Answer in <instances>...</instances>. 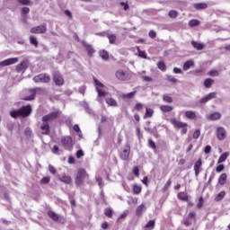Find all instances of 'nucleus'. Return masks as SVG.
Instances as JSON below:
<instances>
[{"label": "nucleus", "instance_id": "f257e3e1", "mask_svg": "<svg viewBox=\"0 0 230 230\" xmlns=\"http://www.w3.org/2000/svg\"><path fill=\"white\" fill-rule=\"evenodd\" d=\"M58 116H60V111H53L42 117V125L40 126V130H42V136H49V122L55 121V119H57Z\"/></svg>", "mask_w": 230, "mask_h": 230}, {"label": "nucleus", "instance_id": "f03ea898", "mask_svg": "<svg viewBox=\"0 0 230 230\" xmlns=\"http://www.w3.org/2000/svg\"><path fill=\"white\" fill-rule=\"evenodd\" d=\"M86 181H89V173L84 168H80L77 170V173L75 176V185L82 186Z\"/></svg>", "mask_w": 230, "mask_h": 230}, {"label": "nucleus", "instance_id": "7ed1b4c3", "mask_svg": "<svg viewBox=\"0 0 230 230\" xmlns=\"http://www.w3.org/2000/svg\"><path fill=\"white\" fill-rule=\"evenodd\" d=\"M171 123L176 128L177 130H181V135L184 136L185 134H188V123L179 121L177 119H171Z\"/></svg>", "mask_w": 230, "mask_h": 230}, {"label": "nucleus", "instance_id": "20e7f679", "mask_svg": "<svg viewBox=\"0 0 230 230\" xmlns=\"http://www.w3.org/2000/svg\"><path fill=\"white\" fill-rule=\"evenodd\" d=\"M32 80L35 84H49L51 82V75L47 73H41L35 75Z\"/></svg>", "mask_w": 230, "mask_h": 230}, {"label": "nucleus", "instance_id": "39448f33", "mask_svg": "<svg viewBox=\"0 0 230 230\" xmlns=\"http://www.w3.org/2000/svg\"><path fill=\"white\" fill-rule=\"evenodd\" d=\"M115 76L117 80H119L120 82H127L132 78L130 76V74L123 69H119L115 73Z\"/></svg>", "mask_w": 230, "mask_h": 230}, {"label": "nucleus", "instance_id": "423d86ee", "mask_svg": "<svg viewBox=\"0 0 230 230\" xmlns=\"http://www.w3.org/2000/svg\"><path fill=\"white\" fill-rule=\"evenodd\" d=\"M52 80L56 85L58 87H62L64 85V76H62V74H60V71H54L52 73Z\"/></svg>", "mask_w": 230, "mask_h": 230}, {"label": "nucleus", "instance_id": "0eeeda50", "mask_svg": "<svg viewBox=\"0 0 230 230\" xmlns=\"http://www.w3.org/2000/svg\"><path fill=\"white\" fill-rule=\"evenodd\" d=\"M61 144L63 145L65 150H73V146L75 145L71 136L63 137L61 138Z\"/></svg>", "mask_w": 230, "mask_h": 230}, {"label": "nucleus", "instance_id": "6e6552de", "mask_svg": "<svg viewBox=\"0 0 230 230\" xmlns=\"http://www.w3.org/2000/svg\"><path fill=\"white\" fill-rule=\"evenodd\" d=\"M30 31L32 34H38V35L44 34V33H46V31H48V25L46 23H43L41 25L32 27L30 30Z\"/></svg>", "mask_w": 230, "mask_h": 230}, {"label": "nucleus", "instance_id": "1a4fd4ad", "mask_svg": "<svg viewBox=\"0 0 230 230\" xmlns=\"http://www.w3.org/2000/svg\"><path fill=\"white\" fill-rule=\"evenodd\" d=\"M42 93V88L40 87H36V88H32L31 90H29V96H25L23 98V100H25L26 102H31V100H35V95L37 93Z\"/></svg>", "mask_w": 230, "mask_h": 230}, {"label": "nucleus", "instance_id": "9d476101", "mask_svg": "<svg viewBox=\"0 0 230 230\" xmlns=\"http://www.w3.org/2000/svg\"><path fill=\"white\" fill-rule=\"evenodd\" d=\"M82 46L84 49V50L86 51L88 57H93L94 55V53H96V50H94V48L93 47V45L85 42V41H82Z\"/></svg>", "mask_w": 230, "mask_h": 230}, {"label": "nucleus", "instance_id": "9b49d317", "mask_svg": "<svg viewBox=\"0 0 230 230\" xmlns=\"http://www.w3.org/2000/svg\"><path fill=\"white\" fill-rule=\"evenodd\" d=\"M217 137L219 141H224L227 137V131L222 127H218L216 130Z\"/></svg>", "mask_w": 230, "mask_h": 230}, {"label": "nucleus", "instance_id": "f8f14e48", "mask_svg": "<svg viewBox=\"0 0 230 230\" xmlns=\"http://www.w3.org/2000/svg\"><path fill=\"white\" fill-rule=\"evenodd\" d=\"M19 110H20L21 118H28V116L31 114V111H32L31 105L22 106Z\"/></svg>", "mask_w": 230, "mask_h": 230}, {"label": "nucleus", "instance_id": "ddd939ff", "mask_svg": "<svg viewBox=\"0 0 230 230\" xmlns=\"http://www.w3.org/2000/svg\"><path fill=\"white\" fill-rule=\"evenodd\" d=\"M128 157H130V145L126 144L125 148L123 149L122 153L120 154V159L122 161H128Z\"/></svg>", "mask_w": 230, "mask_h": 230}, {"label": "nucleus", "instance_id": "4468645a", "mask_svg": "<svg viewBox=\"0 0 230 230\" xmlns=\"http://www.w3.org/2000/svg\"><path fill=\"white\" fill-rule=\"evenodd\" d=\"M17 62H19V58H7L0 62V67H6V66H13V64H17Z\"/></svg>", "mask_w": 230, "mask_h": 230}, {"label": "nucleus", "instance_id": "2eb2a0df", "mask_svg": "<svg viewBox=\"0 0 230 230\" xmlns=\"http://www.w3.org/2000/svg\"><path fill=\"white\" fill-rule=\"evenodd\" d=\"M95 84L97 85L96 86V91L98 93V96L99 97H104V96H107V92L100 89V87H104L103 84H102L100 81L98 80H95Z\"/></svg>", "mask_w": 230, "mask_h": 230}, {"label": "nucleus", "instance_id": "dca6fc26", "mask_svg": "<svg viewBox=\"0 0 230 230\" xmlns=\"http://www.w3.org/2000/svg\"><path fill=\"white\" fill-rule=\"evenodd\" d=\"M15 69L17 73H21V71H26V69H28V60L21 61V63L16 66Z\"/></svg>", "mask_w": 230, "mask_h": 230}, {"label": "nucleus", "instance_id": "f3484780", "mask_svg": "<svg viewBox=\"0 0 230 230\" xmlns=\"http://www.w3.org/2000/svg\"><path fill=\"white\" fill-rule=\"evenodd\" d=\"M220 118H222V114H220V112H213L207 115V119H208V121H217V119H220Z\"/></svg>", "mask_w": 230, "mask_h": 230}, {"label": "nucleus", "instance_id": "a211bd4d", "mask_svg": "<svg viewBox=\"0 0 230 230\" xmlns=\"http://www.w3.org/2000/svg\"><path fill=\"white\" fill-rule=\"evenodd\" d=\"M201 168H202V159H199L194 164V172H195L196 177H199V173H200Z\"/></svg>", "mask_w": 230, "mask_h": 230}, {"label": "nucleus", "instance_id": "6ab92c4d", "mask_svg": "<svg viewBox=\"0 0 230 230\" xmlns=\"http://www.w3.org/2000/svg\"><path fill=\"white\" fill-rule=\"evenodd\" d=\"M226 182H227V173L223 172L220 174L217 180V183L219 184V186H224Z\"/></svg>", "mask_w": 230, "mask_h": 230}, {"label": "nucleus", "instance_id": "aec40b11", "mask_svg": "<svg viewBox=\"0 0 230 230\" xmlns=\"http://www.w3.org/2000/svg\"><path fill=\"white\" fill-rule=\"evenodd\" d=\"M59 181L61 182H64V184H72L73 178H71V176H69V175L64 174L61 177H59Z\"/></svg>", "mask_w": 230, "mask_h": 230}, {"label": "nucleus", "instance_id": "412c9836", "mask_svg": "<svg viewBox=\"0 0 230 230\" xmlns=\"http://www.w3.org/2000/svg\"><path fill=\"white\" fill-rule=\"evenodd\" d=\"M47 214L48 217H49V218H51V220H53L54 222H58V220H60V216L55 213V211L49 210Z\"/></svg>", "mask_w": 230, "mask_h": 230}, {"label": "nucleus", "instance_id": "4be33fe9", "mask_svg": "<svg viewBox=\"0 0 230 230\" xmlns=\"http://www.w3.org/2000/svg\"><path fill=\"white\" fill-rule=\"evenodd\" d=\"M228 157H229V152L223 153L217 160V164H222V163H226Z\"/></svg>", "mask_w": 230, "mask_h": 230}, {"label": "nucleus", "instance_id": "5701e85b", "mask_svg": "<svg viewBox=\"0 0 230 230\" xmlns=\"http://www.w3.org/2000/svg\"><path fill=\"white\" fill-rule=\"evenodd\" d=\"M185 118H187V119H196L197 113H195L193 111H185Z\"/></svg>", "mask_w": 230, "mask_h": 230}, {"label": "nucleus", "instance_id": "b1692460", "mask_svg": "<svg viewBox=\"0 0 230 230\" xmlns=\"http://www.w3.org/2000/svg\"><path fill=\"white\" fill-rule=\"evenodd\" d=\"M191 46L194 48V49H197L198 51H202V49H204V45L195 40L191 41Z\"/></svg>", "mask_w": 230, "mask_h": 230}, {"label": "nucleus", "instance_id": "393cba45", "mask_svg": "<svg viewBox=\"0 0 230 230\" xmlns=\"http://www.w3.org/2000/svg\"><path fill=\"white\" fill-rule=\"evenodd\" d=\"M177 198L179 199V200H183V202H188L189 200L188 194L184 191L179 192L177 194Z\"/></svg>", "mask_w": 230, "mask_h": 230}, {"label": "nucleus", "instance_id": "a878e982", "mask_svg": "<svg viewBox=\"0 0 230 230\" xmlns=\"http://www.w3.org/2000/svg\"><path fill=\"white\" fill-rule=\"evenodd\" d=\"M193 6H194L195 10H206V8H208V4L196 3V4H193Z\"/></svg>", "mask_w": 230, "mask_h": 230}, {"label": "nucleus", "instance_id": "bb28decb", "mask_svg": "<svg viewBox=\"0 0 230 230\" xmlns=\"http://www.w3.org/2000/svg\"><path fill=\"white\" fill-rule=\"evenodd\" d=\"M137 92H130V93H123L122 95H121V98H122V100H132V98H134V96H136V93H137Z\"/></svg>", "mask_w": 230, "mask_h": 230}, {"label": "nucleus", "instance_id": "cd10ccee", "mask_svg": "<svg viewBox=\"0 0 230 230\" xmlns=\"http://www.w3.org/2000/svg\"><path fill=\"white\" fill-rule=\"evenodd\" d=\"M195 66V62L193 60H188L183 64V71H188L190 67H193Z\"/></svg>", "mask_w": 230, "mask_h": 230}, {"label": "nucleus", "instance_id": "c85d7f7f", "mask_svg": "<svg viewBox=\"0 0 230 230\" xmlns=\"http://www.w3.org/2000/svg\"><path fill=\"white\" fill-rule=\"evenodd\" d=\"M155 227V220H150L145 226L144 230H152Z\"/></svg>", "mask_w": 230, "mask_h": 230}, {"label": "nucleus", "instance_id": "c756f323", "mask_svg": "<svg viewBox=\"0 0 230 230\" xmlns=\"http://www.w3.org/2000/svg\"><path fill=\"white\" fill-rule=\"evenodd\" d=\"M106 103L109 105V107H118V102H116V100L113 98H107Z\"/></svg>", "mask_w": 230, "mask_h": 230}, {"label": "nucleus", "instance_id": "7c9ffc66", "mask_svg": "<svg viewBox=\"0 0 230 230\" xmlns=\"http://www.w3.org/2000/svg\"><path fill=\"white\" fill-rule=\"evenodd\" d=\"M29 40L31 46H34V48H39V40H37V38L35 36H30Z\"/></svg>", "mask_w": 230, "mask_h": 230}, {"label": "nucleus", "instance_id": "2f4dec72", "mask_svg": "<svg viewBox=\"0 0 230 230\" xmlns=\"http://www.w3.org/2000/svg\"><path fill=\"white\" fill-rule=\"evenodd\" d=\"M160 111L162 112H172V111H173V107L170 105H162L160 106Z\"/></svg>", "mask_w": 230, "mask_h": 230}, {"label": "nucleus", "instance_id": "473e14b6", "mask_svg": "<svg viewBox=\"0 0 230 230\" xmlns=\"http://www.w3.org/2000/svg\"><path fill=\"white\" fill-rule=\"evenodd\" d=\"M213 84H215V80L211 79V78H207L204 81V86L207 89H210L211 85H213Z\"/></svg>", "mask_w": 230, "mask_h": 230}, {"label": "nucleus", "instance_id": "72a5a7b5", "mask_svg": "<svg viewBox=\"0 0 230 230\" xmlns=\"http://www.w3.org/2000/svg\"><path fill=\"white\" fill-rule=\"evenodd\" d=\"M143 211H145V204H141L136 209L137 217H141V215H143Z\"/></svg>", "mask_w": 230, "mask_h": 230}, {"label": "nucleus", "instance_id": "f704fd0d", "mask_svg": "<svg viewBox=\"0 0 230 230\" xmlns=\"http://www.w3.org/2000/svg\"><path fill=\"white\" fill-rule=\"evenodd\" d=\"M99 55H100L101 58H102V60H109V58H110L109 52L107 50H101L99 52Z\"/></svg>", "mask_w": 230, "mask_h": 230}, {"label": "nucleus", "instance_id": "c9c22d12", "mask_svg": "<svg viewBox=\"0 0 230 230\" xmlns=\"http://www.w3.org/2000/svg\"><path fill=\"white\" fill-rule=\"evenodd\" d=\"M142 190H143V188L141 187V185H137V184L133 185L134 195H139V193H141Z\"/></svg>", "mask_w": 230, "mask_h": 230}, {"label": "nucleus", "instance_id": "e433bc0d", "mask_svg": "<svg viewBox=\"0 0 230 230\" xmlns=\"http://www.w3.org/2000/svg\"><path fill=\"white\" fill-rule=\"evenodd\" d=\"M224 197H226V190L220 191L215 198L216 202H220V200L224 199Z\"/></svg>", "mask_w": 230, "mask_h": 230}, {"label": "nucleus", "instance_id": "4c0bfd02", "mask_svg": "<svg viewBox=\"0 0 230 230\" xmlns=\"http://www.w3.org/2000/svg\"><path fill=\"white\" fill-rule=\"evenodd\" d=\"M16 1L22 6H31V4H33L31 0H16Z\"/></svg>", "mask_w": 230, "mask_h": 230}, {"label": "nucleus", "instance_id": "58836bf2", "mask_svg": "<svg viewBox=\"0 0 230 230\" xmlns=\"http://www.w3.org/2000/svg\"><path fill=\"white\" fill-rule=\"evenodd\" d=\"M154 116V110L152 109H146V113L144 115V119H146V118H152Z\"/></svg>", "mask_w": 230, "mask_h": 230}, {"label": "nucleus", "instance_id": "ea45409f", "mask_svg": "<svg viewBox=\"0 0 230 230\" xmlns=\"http://www.w3.org/2000/svg\"><path fill=\"white\" fill-rule=\"evenodd\" d=\"M10 116L16 119V118H21V111L15 110L10 112Z\"/></svg>", "mask_w": 230, "mask_h": 230}, {"label": "nucleus", "instance_id": "a19ab883", "mask_svg": "<svg viewBox=\"0 0 230 230\" xmlns=\"http://www.w3.org/2000/svg\"><path fill=\"white\" fill-rule=\"evenodd\" d=\"M107 39H109L110 44H116V39H117L116 34H108Z\"/></svg>", "mask_w": 230, "mask_h": 230}, {"label": "nucleus", "instance_id": "79ce46f5", "mask_svg": "<svg viewBox=\"0 0 230 230\" xmlns=\"http://www.w3.org/2000/svg\"><path fill=\"white\" fill-rule=\"evenodd\" d=\"M163 100L165 103H173V98L168 94H164Z\"/></svg>", "mask_w": 230, "mask_h": 230}, {"label": "nucleus", "instance_id": "37998d69", "mask_svg": "<svg viewBox=\"0 0 230 230\" xmlns=\"http://www.w3.org/2000/svg\"><path fill=\"white\" fill-rule=\"evenodd\" d=\"M136 49L137 50L138 57H140V58H146V52L145 50H141L139 47H136Z\"/></svg>", "mask_w": 230, "mask_h": 230}, {"label": "nucleus", "instance_id": "c03bdc74", "mask_svg": "<svg viewBox=\"0 0 230 230\" xmlns=\"http://www.w3.org/2000/svg\"><path fill=\"white\" fill-rule=\"evenodd\" d=\"M168 15L171 19H177V17L179 16V13L175 10H171L168 13Z\"/></svg>", "mask_w": 230, "mask_h": 230}, {"label": "nucleus", "instance_id": "a18cd8bd", "mask_svg": "<svg viewBox=\"0 0 230 230\" xmlns=\"http://www.w3.org/2000/svg\"><path fill=\"white\" fill-rule=\"evenodd\" d=\"M104 215L108 217V218H112V208H107L104 209Z\"/></svg>", "mask_w": 230, "mask_h": 230}, {"label": "nucleus", "instance_id": "49530a36", "mask_svg": "<svg viewBox=\"0 0 230 230\" xmlns=\"http://www.w3.org/2000/svg\"><path fill=\"white\" fill-rule=\"evenodd\" d=\"M157 67L160 71H166V65L164 64V61H159L157 63Z\"/></svg>", "mask_w": 230, "mask_h": 230}, {"label": "nucleus", "instance_id": "de8ad7c7", "mask_svg": "<svg viewBox=\"0 0 230 230\" xmlns=\"http://www.w3.org/2000/svg\"><path fill=\"white\" fill-rule=\"evenodd\" d=\"M207 75H208V76L215 77V76H219L220 73H218L217 70L212 69V70L208 71Z\"/></svg>", "mask_w": 230, "mask_h": 230}, {"label": "nucleus", "instance_id": "09e8293b", "mask_svg": "<svg viewBox=\"0 0 230 230\" xmlns=\"http://www.w3.org/2000/svg\"><path fill=\"white\" fill-rule=\"evenodd\" d=\"M199 24H200V21L199 20H190L189 22V26H190V28H194V26H199Z\"/></svg>", "mask_w": 230, "mask_h": 230}, {"label": "nucleus", "instance_id": "8fccbe9b", "mask_svg": "<svg viewBox=\"0 0 230 230\" xmlns=\"http://www.w3.org/2000/svg\"><path fill=\"white\" fill-rule=\"evenodd\" d=\"M73 128H74L75 132L79 134V137H82V130L80 129V126H78V124H75V125H74Z\"/></svg>", "mask_w": 230, "mask_h": 230}, {"label": "nucleus", "instance_id": "3c124183", "mask_svg": "<svg viewBox=\"0 0 230 230\" xmlns=\"http://www.w3.org/2000/svg\"><path fill=\"white\" fill-rule=\"evenodd\" d=\"M172 186V179H169L166 183L164 184L163 190L167 191V190Z\"/></svg>", "mask_w": 230, "mask_h": 230}, {"label": "nucleus", "instance_id": "603ef678", "mask_svg": "<svg viewBox=\"0 0 230 230\" xmlns=\"http://www.w3.org/2000/svg\"><path fill=\"white\" fill-rule=\"evenodd\" d=\"M202 206H204V198L203 197H199V202L197 204L198 209L202 208Z\"/></svg>", "mask_w": 230, "mask_h": 230}, {"label": "nucleus", "instance_id": "864d4df0", "mask_svg": "<svg viewBox=\"0 0 230 230\" xmlns=\"http://www.w3.org/2000/svg\"><path fill=\"white\" fill-rule=\"evenodd\" d=\"M193 139H199L200 137V129H196L192 134Z\"/></svg>", "mask_w": 230, "mask_h": 230}, {"label": "nucleus", "instance_id": "5fc2aeb1", "mask_svg": "<svg viewBox=\"0 0 230 230\" xmlns=\"http://www.w3.org/2000/svg\"><path fill=\"white\" fill-rule=\"evenodd\" d=\"M21 13H22V15H28V13H30V8L29 7H22Z\"/></svg>", "mask_w": 230, "mask_h": 230}, {"label": "nucleus", "instance_id": "6e6d98bb", "mask_svg": "<svg viewBox=\"0 0 230 230\" xmlns=\"http://www.w3.org/2000/svg\"><path fill=\"white\" fill-rule=\"evenodd\" d=\"M226 170V166L224 164H219L216 167V172L220 173V172H224Z\"/></svg>", "mask_w": 230, "mask_h": 230}, {"label": "nucleus", "instance_id": "4d7b16f0", "mask_svg": "<svg viewBox=\"0 0 230 230\" xmlns=\"http://www.w3.org/2000/svg\"><path fill=\"white\" fill-rule=\"evenodd\" d=\"M168 82H171V84H177L179 82L175 77L172 75H167Z\"/></svg>", "mask_w": 230, "mask_h": 230}, {"label": "nucleus", "instance_id": "13d9d810", "mask_svg": "<svg viewBox=\"0 0 230 230\" xmlns=\"http://www.w3.org/2000/svg\"><path fill=\"white\" fill-rule=\"evenodd\" d=\"M119 4L120 6H123V10H125V12H127V10L130 8V6L128 5V2H120Z\"/></svg>", "mask_w": 230, "mask_h": 230}, {"label": "nucleus", "instance_id": "bf43d9fd", "mask_svg": "<svg viewBox=\"0 0 230 230\" xmlns=\"http://www.w3.org/2000/svg\"><path fill=\"white\" fill-rule=\"evenodd\" d=\"M207 98L209 100H213L217 98V92H212L207 95Z\"/></svg>", "mask_w": 230, "mask_h": 230}, {"label": "nucleus", "instance_id": "052dcab7", "mask_svg": "<svg viewBox=\"0 0 230 230\" xmlns=\"http://www.w3.org/2000/svg\"><path fill=\"white\" fill-rule=\"evenodd\" d=\"M150 39H155V37H157V32H155V31L154 30H151L149 31V33H148Z\"/></svg>", "mask_w": 230, "mask_h": 230}, {"label": "nucleus", "instance_id": "680f3d73", "mask_svg": "<svg viewBox=\"0 0 230 230\" xmlns=\"http://www.w3.org/2000/svg\"><path fill=\"white\" fill-rule=\"evenodd\" d=\"M132 172L134 173V175H135L136 177H139V167H138V166H135V167L133 168Z\"/></svg>", "mask_w": 230, "mask_h": 230}, {"label": "nucleus", "instance_id": "e2e57ef3", "mask_svg": "<svg viewBox=\"0 0 230 230\" xmlns=\"http://www.w3.org/2000/svg\"><path fill=\"white\" fill-rule=\"evenodd\" d=\"M135 111H141L143 109V103L137 102L135 107H134Z\"/></svg>", "mask_w": 230, "mask_h": 230}, {"label": "nucleus", "instance_id": "0e129e2a", "mask_svg": "<svg viewBox=\"0 0 230 230\" xmlns=\"http://www.w3.org/2000/svg\"><path fill=\"white\" fill-rule=\"evenodd\" d=\"M148 144H149L150 148H153V150H155L156 146H155V142H154V140L149 139Z\"/></svg>", "mask_w": 230, "mask_h": 230}, {"label": "nucleus", "instance_id": "69168bd1", "mask_svg": "<svg viewBox=\"0 0 230 230\" xmlns=\"http://www.w3.org/2000/svg\"><path fill=\"white\" fill-rule=\"evenodd\" d=\"M142 80H143V82H152L154 79H152V77H150L148 75H143Z\"/></svg>", "mask_w": 230, "mask_h": 230}, {"label": "nucleus", "instance_id": "338daca9", "mask_svg": "<svg viewBox=\"0 0 230 230\" xmlns=\"http://www.w3.org/2000/svg\"><path fill=\"white\" fill-rule=\"evenodd\" d=\"M75 155L77 159H80V157H84V151L82 149L78 150Z\"/></svg>", "mask_w": 230, "mask_h": 230}, {"label": "nucleus", "instance_id": "774afa93", "mask_svg": "<svg viewBox=\"0 0 230 230\" xmlns=\"http://www.w3.org/2000/svg\"><path fill=\"white\" fill-rule=\"evenodd\" d=\"M50 179L49 177H43L40 181L41 184H48V182H49Z\"/></svg>", "mask_w": 230, "mask_h": 230}]
</instances>
